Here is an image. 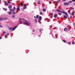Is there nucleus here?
Listing matches in <instances>:
<instances>
[{
    "instance_id": "obj_46",
    "label": "nucleus",
    "mask_w": 75,
    "mask_h": 75,
    "mask_svg": "<svg viewBox=\"0 0 75 75\" xmlns=\"http://www.w3.org/2000/svg\"><path fill=\"white\" fill-rule=\"evenodd\" d=\"M26 4H25L24 5V7H26Z\"/></svg>"
},
{
    "instance_id": "obj_10",
    "label": "nucleus",
    "mask_w": 75,
    "mask_h": 75,
    "mask_svg": "<svg viewBox=\"0 0 75 75\" xmlns=\"http://www.w3.org/2000/svg\"><path fill=\"white\" fill-rule=\"evenodd\" d=\"M8 8H9V9H10L11 8H12V6L10 5L9 6Z\"/></svg>"
},
{
    "instance_id": "obj_8",
    "label": "nucleus",
    "mask_w": 75,
    "mask_h": 75,
    "mask_svg": "<svg viewBox=\"0 0 75 75\" xmlns=\"http://www.w3.org/2000/svg\"><path fill=\"white\" fill-rule=\"evenodd\" d=\"M18 26H15L13 28V29H12L13 31H14L15 30V29L18 27Z\"/></svg>"
},
{
    "instance_id": "obj_2",
    "label": "nucleus",
    "mask_w": 75,
    "mask_h": 75,
    "mask_svg": "<svg viewBox=\"0 0 75 75\" xmlns=\"http://www.w3.org/2000/svg\"><path fill=\"white\" fill-rule=\"evenodd\" d=\"M68 15H64V18L66 19L68 18Z\"/></svg>"
},
{
    "instance_id": "obj_48",
    "label": "nucleus",
    "mask_w": 75,
    "mask_h": 75,
    "mask_svg": "<svg viewBox=\"0 0 75 75\" xmlns=\"http://www.w3.org/2000/svg\"><path fill=\"white\" fill-rule=\"evenodd\" d=\"M0 25V28H2V26H1V25Z\"/></svg>"
},
{
    "instance_id": "obj_42",
    "label": "nucleus",
    "mask_w": 75,
    "mask_h": 75,
    "mask_svg": "<svg viewBox=\"0 0 75 75\" xmlns=\"http://www.w3.org/2000/svg\"><path fill=\"white\" fill-rule=\"evenodd\" d=\"M3 33L6 34V32L5 31H4Z\"/></svg>"
},
{
    "instance_id": "obj_34",
    "label": "nucleus",
    "mask_w": 75,
    "mask_h": 75,
    "mask_svg": "<svg viewBox=\"0 0 75 75\" xmlns=\"http://www.w3.org/2000/svg\"><path fill=\"white\" fill-rule=\"evenodd\" d=\"M72 44H73V45L74 44H75L74 42L73 41H72Z\"/></svg>"
},
{
    "instance_id": "obj_39",
    "label": "nucleus",
    "mask_w": 75,
    "mask_h": 75,
    "mask_svg": "<svg viewBox=\"0 0 75 75\" xmlns=\"http://www.w3.org/2000/svg\"><path fill=\"white\" fill-rule=\"evenodd\" d=\"M69 44V45H71V42H69V43H68Z\"/></svg>"
},
{
    "instance_id": "obj_59",
    "label": "nucleus",
    "mask_w": 75,
    "mask_h": 75,
    "mask_svg": "<svg viewBox=\"0 0 75 75\" xmlns=\"http://www.w3.org/2000/svg\"><path fill=\"white\" fill-rule=\"evenodd\" d=\"M52 1H53L54 0H52Z\"/></svg>"
},
{
    "instance_id": "obj_58",
    "label": "nucleus",
    "mask_w": 75,
    "mask_h": 75,
    "mask_svg": "<svg viewBox=\"0 0 75 75\" xmlns=\"http://www.w3.org/2000/svg\"><path fill=\"white\" fill-rule=\"evenodd\" d=\"M56 8V7H55V8Z\"/></svg>"
},
{
    "instance_id": "obj_15",
    "label": "nucleus",
    "mask_w": 75,
    "mask_h": 75,
    "mask_svg": "<svg viewBox=\"0 0 75 75\" xmlns=\"http://www.w3.org/2000/svg\"><path fill=\"white\" fill-rule=\"evenodd\" d=\"M16 17V16L15 15H13L12 16V18H15Z\"/></svg>"
},
{
    "instance_id": "obj_50",
    "label": "nucleus",
    "mask_w": 75,
    "mask_h": 75,
    "mask_svg": "<svg viewBox=\"0 0 75 75\" xmlns=\"http://www.w3.org/2000/svg\"><path fill=\"white\" fill-rule=\"evenodd\" d=\"M66 0H62V1H66Z\"/></svg>"
},
{
    "instance_id": "obj_51",
    "label": "nucleus",
    "mask_w": 75,
    "mask_h": 75,
    "mask_svg": "<svg viewBox=\"0 0 75 75\" xmlns=\"http://www.w3.org/2000/svg\"><path fill=\"white\" fill-rule=\"evenodd\" d=\"M19 20H21L22 18H19Z\"/></svg>"
},
{
    "instance_id": "obj_21",
    "label": "nucleus",
    "mask_w": 75,
    "mask_h": 75,
    "mask_svg": "<svg viewBox=\"0 0 75 75\" xmlns=\"http://www.w3.org/2000/svg\"><path fill=\"white\" fill-rule=\"evenodd\" d=\"M34 21H35V23L37 22V19H35V20H34Z\"/></svg>"
},
{
    "instance_id": "obj_32",
    "label": "nucleus",
    "mask_w": 75,
    "mask_h": 75,
    "mask_svg": "<svg viewBox=\"0 0 75 75\" xmlns=\"http://www.w3.org/2000/svg\"><path fill=\"white\" fill-rule=\"evenodd\" d=\"M21 20L22 21H25V19H24V18H22V19H21Z\"/></svg>"
},
{
    "instance_id": "obj_12",
    "label": "nucleus",
    "mask_w": 75,
    "mask_h": 75,
    "mask_svg": "<svg viewBox=\"0 0 75 75\" xmlns=\"http://www.w3.org/2000/svg\"><path fill=\"white\" fill-rule=\"evenodd\" d=\"M34 18H39V15H36V17L35 16H34Z\"/></svg>"
},
{
    "instance_id": "obj_14",
    "label": "nucleus",
    "mask_w": 75,
    "mask_h": 75,
    "mask_svg": "<svg viewBox=\"0 0 75 75\" xmlns=\"http://www.w3.org/2000/svg\"><path fill=\"white\" fill-rule=\"evenodd\" d=\"M42 11L43 12H45L46 11V9L45 8L43 9Z\"/></svg>"
},
{
    "instance_id": "obj_16",
    "label": "nucleus",
    "mask_w": 75,
    "mask_h": 75,
    "mask_svg": "<svg viewBox=\"0 0 75 75\" xmlns=\"http://www.w3.org/2000/svg\"><path fill=\"white\" fill-rule=\"evenodd\" d=\"M72 3V1H70L67 3H68V4H70V3Z\"/></svg>"
},
{
    "instance_id": "obj_38",
    "label": "nucleus",
    "mask_w": 75,
    "mask_h": 75,
    "mask_svg": "<svg viewBox=\"0 0 75 75\" xmlns=\"http://www.w3.org/2000/svg\"><path fill=\"white\" fill-rule=\"evenodd\" d=\"M59 12H60V13H62V12H62V11H59Z\"/></svg>"
},
{
    "instance_id": "obj_9",
    "label": "nucleus",
    "mask_w": 75,
    "mask_h": 75,
    "mask_svg": "<svg viewBox=\"0 0 75 75\" xmlns=\"http://www.w3.org/2000/svg\"><path fill=\"white\" fill-rule=\"evenodd\" d=\"M10 11L11 12H14L15 11V10L12 9H10Z\"/></svg>"
},
{
    "instance_id": "obj_23",
    "label": "nucleus",
    "mask_w": 75,
    "mask_h": 75,
    "mask_svg": "<svg viewBox=\"0 0 75 75\" xmlns=\"http://www.w3.org/2000/svg\"><path fill=\"white\" fill-rule=\"evenodd\" d=\"M20 5L22 7L23 6V4L22 3H21L20 4Z\"/></svg>"
},
{
    "instance_id": "obj_3",
    "label": "nucleus",
    "mask_w": 75,
    "mask_h": 75,
    "mask_svg": "<svg viewBox=\"0 0 75 75\" xmlns=\"http://www.w3.org/2000/svg\"><path fill=\"white\" fill-rule=\"evenodd\" d=\"M69 28H65L64 29V31H67V30H69L68 31H69L70 30Z\"/></svg>"
},
{
    "instance_id": "obj_55",
    "label": "nucleus",
    "mask_w": 75,
    "mask_h": 75,
    "mask_svg": "<svg viewBox=\"0 0 75 75\" xmlns=\"http://www.w3.org/2000/svg\"><path fill=\"white\" fill-rule=\"evenodd\" d=\"M68 26H69V25L67 26V27H68Z\"/></svg>"
},
{
    "instance_id": "obj_57",
    "label": "nucleus",
    "mask_w": 75,
    "mask_h": 75,
    "mask_svg": "<svg viewBox=\"0 0 75 75\" xmlns=\"http://www.w3.org/2000/svg\"><path fill=\"white\" fill-rule=\"evenodd\" d=\"M52 11H54V10H52Z\"/></svg>"
},
{
    "instance_id": "obj_41",
    "label": "nucleus",
    "mask_w": 75,
    "mask_h": 75,
    "mask_svg": "<svg viewBox=\"0 0 75 75\" xmlns=\"http://www.w3.org/2000/svg\"><path fill=\"white\" fill-rule=\"evenodd\" d=\"M39 31H40V33L41 32V29H40Z\"/></svg>"
},
{
    "instance_id": "obj_5",
    "label": "nucleus",
    "mask_w": 75,
    "mask_h": 75,
    "mask_svg": "<svg viewBox=\"0 0 75 75\" xmlns=\"http://www.w3.org/2000/svg\"><path fill=\"white\" fill-rule=\"evenodd\" d=\"M42 17L41 16H40L39 17V18L38 19V20H39V21H41L42 20Z\"/></svg>"
},
{
    "instance_id": "obj_25",
    "label": "nucleus",
    "mask_w": 75,
    "mask_h": 75,
    "mask_svg": "<svg viewBox=\"0 0 75 75\" xmlns=\"http://www.w3.org/2000/svg\"><path fill=\"white\" fill-rule=\"evenodd\" d=\"M5 5H8V3L5 2Z\"/></svg>"
},
{
    "instance_id": "obj_20",
    "label": "nucleus",
    "mask_w": 75,
    "mask_h": 75,
    "mask_svg": "<svg viewBox=\"0 0 75 75\" xmlns=\"http://www.w3.org/2000/svg\"><path fill=\"white\" fill-rule=\"evenodd\" d=\"M4 20H6L7 19V18H3Z\"/></svg>"
},
{
    "instance_id": "obj_54",
    "label": "nucleus",
    "mask_w": 75,
    "mask_h": 75,
    "mask_svg": "<svg viewBox=\"0 0 75 75\" xmlns=\"http://www.w3.org/2000/svg\"><path fill=\"white\" fill-rule=\"evenodd\" d=\"M74 6H75V3H74Z\"/></svg>"
},
{
    "instance_id": "obj_40",
    "label": "nucleus",
    "mask_w": 75,
    "mask_h": 75,
    "mask_svg": "<svg viewBox=\"0 0 75 75\" xmlns=\"http://www.w3.org/2000/svg\"><path fill=\"white\" fill-rule=\"evenodd\" d=\"M40 14L41 15H42V12H40Z\"/></svg>"
},
{
    "instance_id": "obj_52",
    "label": "nucleus",
    "mask_w": 75,
    "mask_h": 75,
    "mask_svg": "<svg viewBox=\"0 0 75 75\" xmlns=\"http://www.w3.org/2000/svg\"><path fill=\"white\" fill-rule=\"evenodd\" d=\"M1 39V37H0V39Z\"/></svg>"
},
{
    "instance_id": "obj_30",
    "label": "nucleus",
    "mask_w": 75,
    "mask_h": 75,
    "mask_svg": "<svg viewBox=\"0 0 75 75\" xmlns=\"http://www.w3.org/2000/svg\"><path fill=\"white\" fill-rule=\"evenodd\" d=\"M58 14L59 16L62 15V14L60 13H58Z\"/></svg>"
},
{
    "instance_id": "obj_45",
    "label": "nucleus",
    "mask_w": 75,
    "mask_h": 75,
    "mask_svg": "<svg viewBox=\"0 0 75 75\" xmlns=\"http://www.w3.org/2000/svg\"><path fill=\"white\" fill-rule=\"evenodd\" d=\"M8 4H10V3H11V2H10L9 1H8Z\"/></svg>"
},
{
    "instance_id": "obj_7",
    "label": "nucleus",
    "mask_w": 75,
    "mask_h": 75,
    "mask_svg": "<svg viewBox=\"0 0 75 75\" xmlns=\"http://www.w3.org/2000/svg\"><path fill=\"white\" fill-rule=\"evenodd\" d=\"M62 13L64 14H65V15H68V13L64 11H62Z\"/></svg>"
},
{
    "instance_id": "obj_29",
    "label": "nucleus",
    "mask_w": 75,
    "mask_h": 75,
    "mask_svg": "<svg viewBox=\"0 0 75 75\" xmlns=\"http://www.w3.org/2000/svg\"><path fill=\"white\" fill-rule=\"evenodd\" d=\"M50 14L51 16L52 17V16L53 15V14L52 13H50Z\"/></svg>"
},
{
    "instance_id": "obj_44",
    "label": "nucleus",
    "mask_w": 75,
    "mask_h": 75,
    "mask_svg": "<svg viewBox=\"0 0 75 75\" xmlns=\"http://www.w3.org/2000/svg\"><path fill=\"white\" fill-rule=\"evenodd\" d=\"M72 17L71 16L70 17V19H72Z\"/></svg>"
},
{
    "instance_id": "obj_47",
    "label": "nucleus",
    "mask_w": 75,
    "mask_h": 75,
    "mask_svg": "<svg viewBox=\"0 0 75 75\" xmlns=\"http://www.w3.org/2000/svg\"><path fill=\"white\" fill-rule=\"evenodd\" d=\"M16 9V7L15 6L13 7V9Z\"/></svg>"
},
{
    "instance_id": "obj_18",
    "label": "nucleus",
    "mask_w": 75,
    "mask_h": 75,
    "mask_svg": "<svg viewBox=\"0 0 75 75\" xmlns=\"http://www.w3.org/2000/svg\"><path fill=\"white\" fill-rule=\"evenodd\" d=\"M4 20L3 18H0V21H2Z\"/></svg>"
},
{
    "instance_id": "obj_53",
    "label": "nucleus",
    "mask_w": 75,
    "mask_h": 75,
    "mask_svg": "<svg viewBox=\"0 0 75 75\" xmlns=\"http://www.w3.org/2000/svg\"><path fill=\"white\" fill-rule=\"evenodd\" d=\"M12 5H14V3L12 4Z\"/></svg>"
},
{
    "instance_id": "obj_13",
    "label": "nucleus",
    "mask_w": 75,
    "mask_h": 75,
    "mask_svg": "<svg viewBox=\"0 0 75 75\" xmlns=\"http://www.w3.org/2000/svg\"><path fill=\"white\" fill-rule=\"evenodd\" d=\"M9 35V33H7V34H6V35H5V38H7V36H8V35Z\"/></svg>"
},
{
    "instance_id": "obj_4",
    "label": "nucleus",
    "mask_w": 75,
    "mask_h": 75,
    "mask_svg": "<svg viewBox=\"0 0 75 75\" xmlns=\"http://www.w3.org/2000/svg\"><path fill=\"white\" fill-rule=\"evenodd\" d=\"M19 7V6H17V8L16 9V10L17 11H19L20 10V9Z\"/></svg>"
},
{
    "instance_id": "obj_19",
    "label": "nucleus",
    "mask_w": 75,
    "mask_h": 75,
    "mask_svg": "<svg viewBox=\"0 0 75 75\" xmlns=\"http://www.w3.org/2000/svg\"><path fill=\"white\" fill-rule=\"evenodd\" d=\"M26 8V6H24L23 7V9L24 10L25 9V8Z\"/></svg>"
},
{
    "instance_id": "obj_11",
    "label": "nucleus",
    "mask_w": 75,
    "mask_h": 75,
    "mask_svg": "<svg viewBox=\"0 0 75 75\" xmlns=\"http://www.w3.org/2000/svg\"><path fill=\"white\" fill-rule=\"evenodd\" d=\"M57 16L58 15H57V14H54V18H57Z\"/></svg>"
},
{
    "instance_id": "obj_27",
    "label": "nucleus",
    "mask_w": 75,
    "mask_h": 75,
    "mask_svg": "<svg viewBox=\"0 0 75 75\" xmlns=\"http://www.w3.org/2000/svg\"><path fill=\"white\" fill-rule=\"evenodd\" d=\"M12 29H13L12 27L10 28L9 29V30H11Z\"/></svg>"
},
{
    "instance_id": "obj_56",
    "label": "nucleus",
    "mask_w": 75,
    "mask_h": 75,
    "mask_svg": "<svg viewBox=\"0 0 75 75\" xmlns=\"http://www.w3.org/2000/svg\"><path fill=\"white\" fill-rule=\"evenodd\" d=\"M1 1V0H0V2Z\"/></svg>"
},
{
    "instance_id": "obj_33",
    "label": "nucleus",
    "mask_w": 75,
    "mask_h": 75,
    "mask_svg": "<svg viewBox=\"0 0 75 75\" xmlns=\"http://www.w3.org/2000/svg\"><path fill=\"white\" fill-rule=\"evenodd\" d=\"M20 23L19 24H22V23H21V22H22L21 21H20Z\"/></svg>"
},
{
    "instance_id": "obj_35",
    "label": "nucleus",
    "mask_w": 75,
    "mask_h": 75,
    "mask_svg": "<svg viewBox=\"0 0 75 75\" xmlns=\"http://www.w3.org/2000/svg\"><path fill=\"white\" fill-rule=\"evenodd\" d=\"M12 14H16V13L15 12H13L12 13Z\"/></svg>"
},
{
    "instance_id": "obj_49",
    "label": "nucleus",
    "mask_w": 75,
    "mask_h": 75,
    "mask_svg": "<svg viewBox=\"0 0 75 75\" xmlns=\"http://www.w3.org/2000/svg\"><path fill=\"white\" fill-rule=\"evenodd\" d=\"M35 30L33 29V32H35Z\"/></svg>"
},
{
    "instance_id": "obj_22",
    "label": "nucleus",
    "mask_w": 75,
    "mask_h": 75,
    "mask_svg": "<svg viewBox=\"0 0 75 75\" xmlns=\"http://www.w3.org/2000/svg\"><path fill=\"white\" fill-rule=\"evenodd\" d=\"M62 42H64V43H66V41H65V40H62Z\"/></svg>"
},
{
    "instance_id": "obj_26",
    "label": "nucleus",
    "mask_w": 75,
    "mask_h": 75,
    "mask_svg": "<svg viewBox=\"0 0 75 75\" xmlns=\"http://www.w3.org/2000/svg\"><path fill=\"white\" fill-rule=\"evenodd\" d=\"M11 13H12L11 12H8V14L9 15H11Z\"/></svg>"
},
{
    "instance_id": "obj_36",
    "label": "nucleus",
    "mask_w": 75,
    "mask_h": 75,
    "mask_svg": "<svg viewBox=\"0 0 75 75\" xmlns=\"http://www.w3.org/2000/svg\"><path fill=\"white\" fill-rule=\"evenodd\" d=\"M56 11H57V12H59V11H60V10H59L58 9H57V10H56Z\"/></svg>"
},
{
    "instance_id": "obj_37",
    "label": "nucleus",
    "mask_w": 75,
    "mask_h": 75,
    "mask_svg": "<svg viewBox=\"0 0 75 75\" xmlns=\"http://www.w3.org/2000/svg\"><path fill=\"white\" fill-rule=\"evenodd\" d=\"M68 13L69 14H70V11L69 10L68 11Z\"/></svg>"
},
{
    "instance_id": "obj_28",
    "label": "nucleus",
    "mask_w": 75,
    "mask_h": 75,
    "mask_svg": "<svg viewBox=\"0 0 75 75\" xmlns=\"http://www.w3.org/2000/svg\"><path fill=\"white\" fill-rule=\"evenodd\" d=\"M72 16H74V12H72Z\"/></svg>"
},
{
    "instance_id": "obj_6",
    "label": "nucleus",
    "mask_w": 75,
    "mask_h": 75,
    "mask_svg": "<svg viewBox=\"0 0 75 75\" xmlns=\"http://www.w3.org/2000/svg\"><path fill=\"white\" fill-rule=\"evenodd\" d=\"M64 6H69V4L67 2L64 3Z\"/></svg>"
},
{
    "instance_id": "obj_24",
    "label": "nucleus",
    "mask_w": 75,
    "mask_h": 75,
    "mask_svg": "<svg viewBox=\"0 0 75 75\" xmlns=\"http://www.w3.org/2000/svg\"><path fill=\"white\" fill-rule=\"evenodd\" d=\"M70 8H71V9L72 10H74V8L73 7H70Z\"/></svg>"
},
{
    "instance_id": "obj_1",
    "label": "nucleus",
    "mask_w": 75,
    "mask_h": 75,
    "mask_svg": "<svg viewBox=\"0 0 75 75\" xmlns=\"http://www.w3.org/2000/svg\"><path fill=\"white\" fill-rule=\"evenodd\" d=\"M25 24L27 25H31L30 23L27 21H25Z\"/></svg>"
},
{
    "instance_id": "obj_31",
    "label": "nucleus",
    "mask_w": 75,
    "mask_h": 75,
    "mask_svg": "<svg viewBox=\"0 0 75 75\" xmlns=\"http://www.w3.org/2000/svg\"><path fill=\"white\" fill-rule=\"evenodd\" d=\"M38 4H40V1L38 2Z\"/></svg>"
},
{
    "instance_id": "obj_17",
    "label": "nucleus",
    "mask_w": 75,
    "mask_h": 75,
    "mask_svg": "<svg viewBox=\"0 0 75 75\" xmlns=\"http://www.w3.org/2000/svg\"><path fill=\"white\" fill-rule=\"evenodd\" d=\"M3 10H5V11H7V9L4 8H3Z\"/></svg>"
},
{
    "instance_id": "obj_43",
    "label": "nucleus",
    "mask_w": 75,
    "mask_h": 75,
    "mask_svg": "<svg viewBox=\"0 0 75 75\" xmlns=\"http://www.w3.org/2000/svg\"><path fill=\"white\" fill-rule=\"evenodd\" d=\"M71 0L73 2H75V0Z\"/></svg>"
}]
</instances>
